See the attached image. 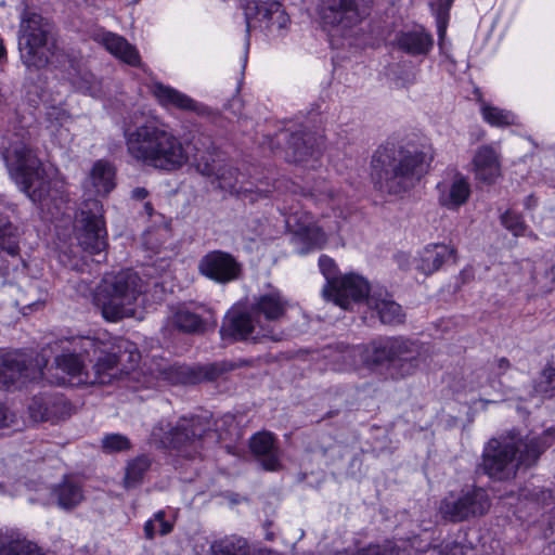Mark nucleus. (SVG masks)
Listing matches in <instances>:
<instances>
[{"label": "nucleus", "mask_w": 555, "mask_h": 555, "mask_svg": "<svg viewBox=\"0 0 555 555\" xmlns=\"http://www.w3.org/2000/svg\"><path fill=\"white\" fill-rule=\"evenodd\" d=\"M76 89L85 94L93 98L100 96L102 93L101 81L91 73H83L73 79Z\"/></svg>", "instance_id": "obj_43"}, {"label": "nucleus", "mask_w": 555, "mask_h": 555, "mask_svg": "<svg viewBox=\"0 0 555 555\" xmlns=\"http://www.w3.org/2000/svg\"><path fill=\"white\" fill-rule=\"evenodd\" d=\"M3 57H5V48L3 46L2 39H0V60H2Z\"/></svg>", "instance_id": "obj_61"}, {"label": "nucleus", "mask_w": 555, "mask_h": 555, "mask_svg": "<svg viewBox=\"0 0 555 555\" xmlns=\"http://www.w3.org/2000/svg\"><path fill=\"white\" fill-rule=\"evenodd\" d=\"M50 499L61 509L72 511L85 500V493L77 479L66 476L51 489Z\"/></svg>", "instance_id": "obj_28"}, {"label": "nucleus", "mask_w": 555, "mask_h": 555, "mask_svg": "<svg viewBox=\"0 0 555 555\" xmlns=\"http://www.w3.org/2000/svg\"><path fill=\"white\" fill-rule=\"evenodd\" d=\"M490 498L483 488L473 487L460 493H450L440 503L443 519L451 522L468 521L481 517L490 509Z\"/></svg>", "instance_id": "obj_14"}, {"label": "nucleus", "mask_w": 555, "mask_h": 555, "mask_svg": "<svg viewBox=\"0 0 555 555\" xmlns=\"http://www.w3.org/2000/svg\"><path fill=\"white\" fill-rule=\"evenodd\" d=\"M192 152L191 158L197 167V170L204 176H215L219 182L220 189L231 193H238L242 189L237 188L238 170L232 165H220L212 158V142L210 137L198 133L191 138Z\"/></svg>", "instance_id": "obj_13"}, {"label": "nucleus", "mask_w": 555, "mask_h": 555, "mask_svg": "<svg viewBox=\"0 0 555 555\" xmlns=\"http://www.w3.org/2000/svg\"><path fill=\"white\" fill-rule=\"evenodd\" d=\"M4 540V532H0V543Z\"/></svg>", "instance_id": "obj_64"}, {"label": "nucleus", "mask_w": 555, "mask_h": 555, "mask_svg": "<svg viewBox=\"0 0 555 555\" xmlns=\"http://www.w3.org/2000/svg\"><path fill=\"white\" fill-rule=\"evenodd\" d=\"M371 3L372 0H321L320 16L325 25L350 29L365 18Z\"/></svg>", "instance_id": "obj_16"}, {"label": "nucleus", "mask_w": 555, "mask_h": 555, "mask_svg": "<svg viewBox=\"0 0 555 555\" xmlns=\"http://www.w3.org/2000/svg\"><path fill=\"white\" fill-rule=\"evenodd\" d=\"M537 205V199L533 197V195H529L527 196L526 201H525V207L527 209H531L533 208L534 206Z\"/></svg>", "instance_id": "obj_58"}, {"label": "nucleus", "mask_w": 555, "mask_h": 555, "mask_svg": "<svg viewBox=\"0 0 555 555\" xmlns=\"http://www.w3.org/2000/svg\"><path fill=\"white\" fill-rule=\"evenodd\" d=\"M30 417L36 422L57 423L72 414V405L57 392L35 396L29 404Z\"/></svg>", "instance_id": "obj_20"}, {"label": "nucleus", "mask_w": 555, "mask_h": 555, "mask_svg": "<svg viewBox=\"0 0 555 555\" xmlns=\"http://www.w3.org/2000/svg\"><path fill=\"white\" fill-rule=\"evenodd\" d=\"M282 134L287 138V157L291 162L304 164L310 159L315 162L319 158L320 143L314 133L299 130Z\"/></svg>", "instance_id": "obj_21"}, {"label": "nucleus", "mask_w": 555, "mask_h": 555, "mask_svg": "<svg viewBox=\"0 0 555 555\" xmlns=\"http://www.w3.org/2000/svg\"><path fill=\"white\" fill-rule=\"evenodd\" d=\"M512 367L511 362L506 358H499L493 361L491 364V375L493 377L489 378V383L491 387H494L495 385V377H500L504 375L509 369Z\"/></svg>", "instance_id": "obj_51"}, {"label": "nucleus", "mask_w": 555, "mask_h": 555, "mask_svg": "<svg viewBox=\"0 0 555 555\" xmlns=\"http://www.w3.org/2000/svg\"><path fill=\"white\" fill-rule=\"evenodd\" d=\"M18 49L23 64L29 69H40L52 62L56 46L52 25L40 14L26 10L22 15Z\"/></svg>", "instance_id": "obj_9"}, {"label": "nucleus", "mask_w": 555, "mask_h": 555, "mask_svg": "<svg viewBox=\"0 0 555 555\" xmlns=\"http://www.w3.org/2000/svg\"><path fill=\"white\" fill-rule=\"evenodd\" d=\"M15 421V415L5 405L0 404V428L10 427Z\"/></svg>", "instance_id": "obj_54"}, {"label": "nucleus", "mask_w": 555, "mask_h": 555, "mask_svg": "<svg viewBox=\"0 0 555 555\" xmlns=\"http://www.w3.org/2000/svg\"><path fill=\"white\" fill-rule=\"evenodd\" d=\"M115 168L103 159L94 163L83 188V201L76 214L75 231L79 245L90 254L107 246L103 205L94 196H105L115 188Z\"/></svg>", "instance_id": "obj_5"}, {"label": "nucleus", "mask_w": 555, "mask_h": 555, "mask_svg": "<svg viewBox=\"0 0 555 555\" xmlns=\"http://www.w3.org/2000/svg\"><path fill=\"white\" fill-rule=\"evenodd\" d=\"M47 363L44 354L34 357L20 350L0 352V389L18 388L43 377Z\"/></svg>", "instance_id": "obj_12"}, {"label": "nucleus", "mask_w": 555, "mask_h": 555, "mask_svg": "<svg viewBox=\"0 0 555 555\" xmlns=\"http://www.w3.org/2000/svg\"><path fill=\"white\" fill-rule=\"evenodd\" d=\"M247 38L255 22L273 37H284L291 26V18L279 1H249L244 7Z\"/></svg>", "instance_id": "obj_15"}, {"label": "nucleus", "mask_w": 555, "mask_h": 555, "mask_svg": "<svg viewBox=\"0 0 555 555\" xmlns=\"http://www.w3.org/2000/svg\"><path fill=\"white\" fill-rule=\"evenodd\" d=\"M249 448L263 469L275 472L281 468L279 449L271 433L255 434L249 441Z\"/></svg>", "instance_id": "obj_25"}, {"label": "nucleus", "mask_w": 555, "mask_h": 555, "mask_svg": "<svg viewBox=\"0 0 555 555\" xmlns=\"http://www.w3.org/2000/svg\"><path fill=\"white\" fill-rule=\"evenodd\" d=\"M217 428L212 430L215 438H209L210 442L223 440H234L240 436L235 416L225 414L216 423Z\"/></svg>", "instance_id": "obj_42"}, {"label": "nucleus", "mask_w": 555, "mask_h": 555, "mask_svg": "<svg viewBox=\"0 0 555 555\" xmlns=\"http://www.w3.org/2000/svg\"><path fill=\"white\" fill-rule=\"evenodd\" d=\"M374 364L388 363L400 377L413 375L424 362L423 345L403 336L373 340Z\"/></svg>", "instance_id": "obj_10"}, {"label": "nucleus", "mask_w": 555, "mask_h": 555, "mask_svg": "<svg viewBox=\"0 0 555 555\" xmlns=\"http://www.w3.org/2000/svg\"><path fill=\"white\" fill-rule=\"evenodd\" d=\"M241 365V363L223 360L204 365L202 373L206 379L216 380Z\"/></svg>", "instance_id": "obj_46"}, {"label": "nucleus", "mask_w": 555, "mask_h": 555, "mask_svg": "<svg viewBox=\"0 0 555 555\" xmlns=\"http://www.w3.org/2000/svg\"><path fill=\"white\" fill-rule=\"evenodd\" d=\"M319 267L326 280V285L322 289L323 297H327L330 294L331 287L334 282L338 281L340 276H338V269L335 261L328 256H321L319 259Z\"/></svg>", "instance_id": "obj_44"}, {"label": "nucleus", "mask_w": 555, "mask_h": 555, "mask_svg": "<svg viewBox=\"0 0 555 555\" xmlns=\"http://www.w3.org/2000/svg\"><path fill=\"white\" fill-rule=\"evenodd\" d=\"M340 350L336 358L341 361L344 369H358L361 365H375L373 354V341L369 345L339 346Z\"/></svg>", "instance_id": "obj_33"}, {"label": "nucleus", "mask_w": 555, "mask_h": 555, "mask_svg": "<svg viewBox=\"0 0 555 555\" xmlns=\"http://www.w3.org/2000/svg\"><path fill=\"white\" fill-rule=\"evenodd\" d=\"M157 529H156V522L155 521H152L151 519L147 520L144 525V534L147 539H153L156 534Z\"/></svg>", "instance_id": "obj_56"}, {"label": "nucleus", "mask_w": 555, "mask_h": 555, "mask_svg": "<svg viewBox=\"0 0 555 555\" xmlns=\"http://www.w3.org/2000/svg\"><path fill=\"white\" fill-rule=\"evenodd\" d=\"M534 391L544 397L552 398L555 396V369L546 367L542 371L535 386Z\"/></svg>", "instance_id": "obj_48"}, {"label": "nucleus", "mask_w": 555, "mask_h": 555, "mask_svg": "<svg viewBox=\"0 0 555 555\" xmlns=\"http://www.w3.org/2000/svg\"><path fill=\"white\" fill-rule=\"evenodd\" d=\"M367 306L375 310L380 322L384 324H400L404 320V314L400 305L395 302L388 294H372L367 298Z\"/></svg>", "instance_id": "obj_31"}, {"label": "nucleus", "mask_w": 555, "mask_h": 555, "mask_svg": "<svg viewBox=\"0 0 555 555\" xmlns=\"http://www.w3.org/2000/svg\"><path fill=\"white\" fill-rule=\"evenodd\" d=\"M151 520L156 522V529L162 535L168 534L172 530V524L165 519L164 511L157 512Z\"/></svg>", "instance_id": "obj_53"}, {"label": "nucleus", "mask_w": 555, "mask_h": 555, "mask_svg": "<svg viewBox=\"0 0 555 555\" xmlns=\"http://www.w3.org/2000/svg\"><path fill=\"white\" fill-rule=\"evenodd\" d=\"M78 346L81 352L87 356L99 357L103 352H107L108 350H113V341L107 333H99L93 337H81L78 340Z\"/></svg>", "instance_id": "obj_40"}, {"label": "nucleus", "mask_w": 555, "mask_h": 555, "mask_svg": "<svg viewBox=\"0 0 555 555\" xmlns=\"http://www.w3.org/2000/svg\"><path fill=\"white\" fill-rule=\"evenodd\" d=\"M47 299V293L40 292L37 299L33 300L31 298L24 300L26 307L31 309H38L40 306L44 304Z\"/></svg>", "instance_id": "obj_55"}, {"label": "nucleus", "mask_w": 555, "mask_h": 555, "mask_svg": "<svg viewBox=\"0 0 555 555\" xmlns=\"http://www.w3.org/2000/svg\"><path fill=\"white\" fill-rule=\"evenodd\" d=\"M544 554L545 555H555V541L550 543L545 550H544Z\"/></svg>", "instance_id": "obj_59"}, {"label": "nucleus", "mask_w": 555, "mask_h": 555, "mask_svg": "<svg viewBox=\"0 0 555 555\" xmlns=\"http://www.w3.org/2000/svg\"><path fill=\"white\" fill-rule=\"evenodd\" d=\"M473 551L466 541H446L434 548L433 555H472Z\"/></svg>", "instance_id": "obj_47"}, {"label": "nucleus", "mask_w": 555, "mask_h": 555, "mask_svg": "<svg viewBox=\"0 0 555 555\" xmlns=\"http://www.w3.org/2000/svg\"><path fill=\"white\" fill-rule=\"evenodd\" d=\"M21 231L8 216L0 215V251L17 256L20 251Z\"/></svg>", "instance_id": "obj_37"}, {"label": "nucleus", "mask_w": 555, "mask_h": 555, "mask_svg": "<svg viewBox=\"0 0 555 555\" xmlns=\"http://www.w3.org/2000/svg\"><path fill=\"white\" fill-rule=\"evenodd\" d=\"M0 555H46L43 550L34 541L16 531L4 532L0 543Z\"/></svg>", "instance_id": "obj_32"}, {"label": "nucleus", "mask_w": 555, "mask_h": 555, "mask_svg": "<svg viewBox=\"0 0 555 555\" xmlns=\"http://www.w3.org/2000/svg\"><path fill=\"white\" fill-rule=\"evenodd\" d=\"M92 370L93 376L90 375L89 384L100 385L111 384L122 372L118 366L117 356L112 350L99 356Z\"/></svg>", "instance_id": "obj_34"}, {"label": "nucleus", "mask_w": 555, "mask_h": 555, "mask_svg": "<svg viewBox=\"0 0 555 555\" xmlns=\"http://www.w3.org/2000/svg\"><path fill=\"white\" fill-rule=\"evenodd\" d=\"M266 538H267V540H273V534L272 533H267Z\"/></svg>", "instance_id": "obj_63"}, {"label": "nucleus", "mask_w": 555, "mask_h": 555, "mask_svg": "<svg viewBox=\"0 0 555 555\" xmlns=\"http://www.w3.org/2000/svg\"><path fill=\"white\" fill-rule=\"evenodd\" d=\"M8 163L22 191L34 203H43L50 196V182L44 178L41 162L28 145H14Z\"/></svg>", "instance_id": "obj_11"}, {"label": "nucleus", "mask_w": 555, "mask_h": 555, "mask_svg": "<svg viewBox=\"0 0 555 555\" xmlns=\"http://www.w3.org/2000/svg\"><path fill=\"white\" fill-rule=\"evenodd\" d=\"M151 464V459L144 454L129 461L126 466V474L124 478L125 487L130 489L139 486L142 482L144 475L150 469Z\"/></svg>", "instance_id": "obj_38"}, {"label": "nucleus", "mask_w": 555, "mask_h": 555, "mask_svg": "<svg viewBox=\"0 0 555 555\" xmlns=\"http://www.w3.org/2000/svg\"><path fill=\"white\" fill-rule=\"evenodd\" d=\"M93 39L122 62L131 66H138L140 64L139 52L124 37L112 31L100 29L93 34Z\"/></svg>", "instance_id": "obj_26"}, {"label": "nucleus", "mask_w": 555, "mask_h": 555, "mask_svg": "<svg viewBox=\"0 0 555 555\" xmlns=\"http://www.w3.org/2000/svg\"><path fill=\"white\" fill-rule=\"evenodd\" d=\"M147 195H149V192L144 188H135L134 190H132V193H131L132 198H134L137 201H142V199L146 198Z\"/></svg>", "instance_id": "obj_57"}, {"label": "nucleus", "mask_w": 555, "mask_h": 555, "mask_svg": "<svg viewBox=\"0 0 555 555\" xmlns=\"http://www.w3.org/2000/svg\"><path fill=\"white\" fill-rule=\"evenodd\" d=\"M210 548L212 555H249L247 541L236 535L215 541Z\"/></svg>", "instance_id": "obj_39"}, {"label": "nucleus", "mask_w": 555, "mask_h": 555, "mask_svg": "<svg viewBox=\"0 0 555 555\" xmlns=\"http://www.w3.org/2000/svg\"><path fill=\"white\" fill-rule=\"evenodd\" d=\"M55 369L62 371L77 384H89L90 373L85 371V365L78 356L74 353H64L55 358Z\"/></svg>", "instance_id": "obj_36"}, {"label": "nucleus", "mask_w": 555, "mask_h": 555, "mask_svg": "<svg viewBox=\"0 0 555 555\" xmlns=\"http://www.w3.org/2000/svg\"><path fill=\"white\" fill-rule=\"evenodd\" d=\"M122 134L128 156L140 166L172 172L191 159V139L181 142L157 120L134 112L124 120Z\"/></svg>", "instance_id": "obj_2"}, {"label": "nucleus", "mask_w": 555, "mask_h": 555, "mask_svg": "<svg viewBox=\"0 0 555 555\" xmlns=\"http://www.w3.org/2000/svg\"><path fill=\"white\" fill-rule=\"evenodd\" d=\"M434 150L412 141L380 146L373 155L372 179L387 194L400 195L412 190L429 171Z\"/></svg>", "instance_id": "obj_3"}, {"label": "nucleus", "mask_w": 555, "mask_h": 555, "mask_svg": "<svg viewBox=\"0 0 555 555\" xmlns=\"http://www.w3.org/2000/svg\"><path fill=\"white\" fill-rule=\"evenodd\" d=\"M501 222L515 236L525 233L526 224L522 217L512 210H507L501 216Z\"/></svg>", "instance_id": "obj_50"}, {"label": "nucleus", "mask_w": 555, "mask_h": 555, "mask_svg": "<svg viewBox=\"0 0 555 555\" xmlns=\"http://www.w3.org/2000/svg\"><path fill=\"white\" fill-rule=\"evenodd\" d=\"M292 193L300 194L306 198H310L315 203H336L340 202V193L330 185L325 180H318L314 184L306 190L296 184H292Z\"/></svg>", "instance_id": "obj_35"}, {"label": "nucleus", "mask_w": 555, "mask_h": 555, "mask_svg": "<svg viewBox=\"0 0 555 555\" xmlns=\"http://www.w3.org/2000/svg\"><path fill=\"white\" fill-rule=\"evenodd\" d=\"M439 192L438 202L449 210H456L469 198L470 185L466 177L455 172L451 181H442L437 184Z\"/></svg>", "instance_id": "obj_23"}, {"label": "nucleus", "mask_w": 555, "mask_h": 555, "mask_svg": "<svg viewBox=\"0 0 555 555\" xmlns=\"http://www.w3.org/2000/svg\"><path fill=\"white\" fill-rule=\"evenodd\" d=\"M198 272L218 284H228L242 275V264L230 253L212 250L198 261Z\"/></svg>", "instance_id": "obj_18"}, {"label": "nucleus", "mask_w": 555, "mask_h": 555, "mask_svg": "<svg viewBox=\"0 0 555 555\" xmlns=\"http://www.w3.org/2000/svg\"><path fill=\"white\" fill-rule=\"evenodd\" d=\"M288 308V299L279 289H270L254 296L245 310L229 314L221 327V334L234 340L281 341L285 333L280 323L286 318Z\"/></svg>", "instance_id": "obj_4"}, {"label": "nucleus", "mask_w": 555, "mask_h": 555, "mask_svg": "<svg viewBox=\"0 0 555 555\" xmlns=\"http://www.w3.org/2000/svg\"><path fill=\"white\" fill-rule=\"evenodd\" d=\"M357 555H398V550L390 545H370L359 551Z\"/></svg>", "instance_id": "obj_52"}, {"label": "nucleus", "mask_w": 555, "mask_h": 555, "mask_svg": "<svg viewBox=\"0 0 555 555\" xmlns=\"http://www.w3.org/2000/svg\"><path fill=\"white\" fill-rule=\"evenodd\" d=\"M370 286L362 276L350 273L341 275L334 282L326 300H332L343 309H349L351 304L366 300L371 296Z\"/></svg>", "instance_id": "obj_19"}, {"label": "nucleus", "mask_w": 555, "mask_h": 555, "mask_svg": "<svg viewBox=\"0 0 555 555\" xmlns=\"http://www.w3.org/2000/svg\"><path fill=\"white\" fill-rule=\"evenodd\" d=\"M336 415H338V410H331L323 416V420L332 418L335 417Z\"/></svg>", "instance_id": "obj_60"}, {"label": "nucleus", "mask_w": 555, "mask_h": 555, "mask_svg": "<svg viewBox=\"0 0 555 555\" xmlns=\"http://www.w3.org/2000/svg\"><path fill=\"white\" fill-rule=\"evenodd\" d=\"M122 134L128 156L140 166L172 172L191 159V139L181 142L157 120L134 112L124 120Z\"/></svg>", "instance_id": "obj_1"}, {"label": "nucleus", "mask_w": 555, "mask_h": 555, "mask_svg": "<svg viewBox=\"0 0 555 555\" xmlns=\"http://www.w3.org/2000/svg\"><path fill=\"white\" fill-rule=\"evenodd\" d=\"M472 164L475 179L483 184L491 185L501 177L499 154L490 145L478 147Z\"/></svg>", "instance_id": "obj_24"}, {"label": "nucleus", "mask_w": 555, "mask_h": 555, "mask_svg": "<svg viewBox=\"0 0 555 555\" xmlns=\"http://www.w3.org/2000/svg\"><path fill=\"white\" fill-rule=\"evenodd\" d=\"M211 422L204 416L181 417L176 425L158 422L151 431V441L157 447L172 449L183 457L201 454L205 443L215 438Z\"/></svg>", "instance_id": "obj_8"}, {"label": "nucleus", "mask_w": 555, "mask_h": 555, "mask_svg": "<svg viewBox=\"0 0 555 555\" xmlns=\"http://www.w3.org/2000/svg\"><path fill=\"white\" fill-rule=\"evenodd\" d=\"M480 113L486 122L493 127H506L515 124V115L496 106H492L485 101H479Z\"/></svg>", "instance_id": "obj_41"}, {"label": "nucleus", "mask_w": 555, "mask_h": 555, "mask_svg": "<svg viewBox=\"0 0 555 555\" xmlns=\"http://www.w3.org/2000/svg\"><path fill=\"white\" fill-rule=\"evenodd\" d=\"M554 433L548 429L539 436L527 435L521 438L512 434L492 438L483 449V472L496 480L514 478L519 467L529 468L537 463L540 455L551 447Z\"/></svg>", "instance_id": "obj_6"}, {"label": "nucleus", "mask_w": 555, "mask_h": 555, "mask_svg": "<svg viewBox=\"0 0 555 555\" xmlns=\"http://www.w3.org/2000/svg\"><path fill=\"white\" fill-rule=\"evenodd\" d=\"M144 293L142 279L133 270L106 273L98 286L94 302L109 322L132 317L134 304Z\"/></svg>", "instance_id": "obj_7"}, {"label": "nucleus", "mask_w": 555, "mask_h": 555, "mask_svg": "<svg viewBox=\"0 0 555 555\" xmlns=\"http://www.w3.org/2000/svg\"><path fill=\"white\" fill-rule=\"evenodd\" d=\"M102 449L105 453L124 452L131 449V442L121 434H108L102 439Z\"/></svg>", "instance_id": "obj_49"}, {"label": "nucleus", "mask_w": 555, "mask_h": 555, "mask_svg": "<svg viewBox=\"0 0 555 555\" xmlns=\"http://www.w3.org/2000/svg\"><path fill=\"white\" fill-rule=\"evenodd\" d=\"M66 382H67V379L65 378V376L56 377V379H55V383L59 385H63Z\"/></svg>", "instance_id": "obj_62"}, {"label": "nucleus", "mask_w": 555, "mask_h": 555, "mask_svg": "<svg viewBox=\"0 0 555 555\" xmlns=\"http://www.w3.org/2000/svg\"><path fill=\"white\" fill-rule=\"evenodd\" d=\"M152 92L158 103L166 108H177L180 111L192 112L199 116L206 115L208 108L190 98L188 94L162 82H155L152 86Z\"/></svg>", "instance_id": "obj_22"}, {"label": "nucleus", "mask_w": 555, "mask_h": 555, "mask_svg": "<svg viewBox=\"0 0 555 555\" xmlns=\"http://www.w3.org/2000/svg\"><path fill=\"white\" fill-rule=\"evenodd\" d=\"M455 249L444 244L427 245L420 253L416 270L429 275L439 270L451 258L455 259Z\"/></svg>", "instance_id": "obj_29"}, {"label": "nucleus", "mask_w": 555, "mask_h": 555, "mask_svg": "<svg viewBox=\"0 0 555 555\" xmlns=\"http://www.w3.org/2000/svg\"><path fill=\"white\" fill-rule=\"evenodd\" d=\"M286 225L292 234V243L300 255L321 248L326 242V235L317 224L314 217L308 211H293L289 208Z\"/></svg>", "instance_id": "obj_17"}, {"label": "nucleus", "mask_w": 555, "mask_h": 555, "mask_svg": "<svg viewBox=\"0 0 555 555\" xmlns=\"http://www.w3.org/2000/svg\"><path fill=\"white\" fill-rule=\"evenodd\" d=\"M168 322L178 331L194 335L204 334L208 324L205 318L186 306L177 308L168 319Z\"/></svg>", "instance_id": "obj_30"}, {"label": "nucleus", "mask_w": 555, "mask_h": 555, "mask_svg": "<svg viewBox=\"0 0 555 555\" xmlns=\"http://www.w3.org/2000/svg\"><path fill=\"white\" fill-rule=\"evenodd\" d=\"M453 3V0H429L431 10L435 12L438 22L439 46L441 47L446 35V18Z\"/></svg>", "instance_id": "obj_45"}, {"label": "nucleus", "mask_w": 555, "mask_h": 555, "mask_svg": "<svg viewBox=\"0 0 555 555\" xmlns=\"http://www.w3.org/2000/svg\"><path fill=\"white\" fill-rule=\"evenodd\" d=\"M398 49L412 56L427 55L434 46L433 35L422 26L402 30L397 34Z\"/></svg>", "instance_id": "obj_27"}]
</instances>
